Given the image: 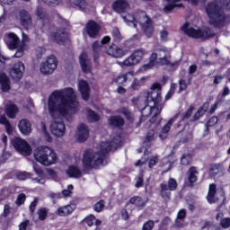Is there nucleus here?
Here are the masks:
<instances>
[{
    "label": "nucleus",
    "instance_id": "ea45409f",
    "mask_svg": "<svg viewBox=\"0 0 230 230\" xmlns=\"http://www.w3.org/2000/svg\"><path fill=\"white\" fill-rule=\"evenodd\" d=\"M102 45L100 41H95L93 44V58L96 60L98 58V54L102 51Z\"/></svg>",
    "mask_w": 230,
    "mask_h": 230
},
{
    "label": "nucleus",
    "instance_id": "864d4df0",
    "mask_svg": "<svg viewBox=\"0 0 230 230\" xmlns=\"http://www.w3.org/2000/svg\"><path fill=\"white\" fill-rule=\"evenodd\" d=\"M193 111H195V106H190L188 111H186L182 115V121H184V119H190V118H191V114H193Z\"/></svg>",
    "mask_w": 230,
    "mask_h": 230
},
{
    "label": "nucleus",
    "instance_id": "4468645a",
    "mask_svg": "<svg viewBox=\"0 0 230 230\" xmlns=\"http://www.w3.org/2000/svg\"><path fill=\"white\" fill-rule=\"evenodd\" d=\"M107 55L109 57H112V58H123L125 55H127V50L119 47L116 44H111L106 50Z\"/></svg>",
    "mask_w": 230,
    "mask_h": 230
},
{
    "label": "nucleus",
    "instance_id": "a211bd4d",
    "mask_svg": "<svg viewBox=\"0 0 230 230\" xmlns=\"http://www.w3.org/2000/svg\"><path fill=\"white\" fill-rule=\"evenodd\" d=\"M86 33L91 39H96L100 35V25L94 21H89L86 24Z\"/></svg>",
    "mask_w": 230,
    "mask_h": 230
},
{
    "label": "nucleus",
    "instance_id": "09e8293b",
    "mask_svg": "<svg viewBox=\"0 0 230 230\" xmlns=\"http://www.w3.org/2000/svg\"><path fill=\"white\" fill-rule=\"evenodd\" d=\"M154 130H150L146 137V139L144 141V145H146V146H150V143H152V141H155V137H154Z\"/></svg>",
    "mask_w": 230,
    "mask_h": 230
},
{
    "label": "nucleus",
    "instance_id": "2eb2a0df",
    "mask_svg": "<svg viewBox=\"0 0 230 230\" xmlns=\"http://www.w3.org/2000/svg\"><path fill=\"white\" fill-rule=\"evenodd\" d=\"M24 63L18 62L14 64L13 67L12 68L10 72V75L13 80H21L22 78V75H24Z\"/></svg>",
    "mask_w": 230,
    "mask_h": 230
},
{
    "label": "nucleus",
    "instance_id": "9d476101",
    "mask_svg": "<svg viewBox=\"0 0 230 230\" xmlns=\"http://www.w3.org/2000/svg\"><path fill=\"white\" fill-rule=\"evenodd\" d=\"M12 145L16 152H19L22 155L28 156L31 155V146L26 140L21 137H14L12 140Z\"/></svg>",
    "mask_w": 230,
    "mask_h": 230
},
{
    "label": "nucleus",
    "instance_id": "412c9836",
    "mask_svg": "<svg viewBox=\"0 0 230 230\" xmlns=\"http://www.w3.org/2000/svg\"><path fill=\"white\" fill-rule=\"evenodd\" d=\"M50 37L52 40H55V42L60 44V42H64V40L67 39V32L66 31V29L62 28L57 30V31H51Z\"/></svg>",
    "mask_w": 230,
    "mask_h": 230
},
{
    "label": "nucleus",
    "instance_id": "f03ea898",
    "mask_svg": "<svg viewBox=\"0 0 230 230\" xmlns=\"http://www.w3.org/2000/svg\"><path fill=\"white\" fill-rule=\"evenodd\" d=\"M118 146H119V140L115 138L111 143L102 142L99 146L100 152H94L91 149L84 151L83 157L84 168H98V166L105 164V154H108L113 148H118Z\"/></svg>",
    "mask_w": 230,
    "mask_h": 230
},
{
    "label": "nucleus",
    "instance_id": "bf43d9fd",
    "mask_svg": "<svg viewBox=\"0 0 230 230\" xmlns=\"http://www.w3.org/2000/svg\"><path fill=\"white\" fill-rule=\"evenodd\" d=\"M156 52L158 53V57H160V58H163V57H166V55L170 53V49L166 47H163L156 49Z\"/></svg>",
    "mask_w": 230,
    "mask_h": 230
},
{
    "label": "nucleus",
    "instance_id": "f3484780",
    "mask_svg": "<svg viewBox=\"0 0 230 230\" xmlns=\"http://www.w3.org/2000/svg\"><path fill=\"white\" fill-rule=\"evenodd\" d=\"M76 139L79 143H84L89 139V128L82 123L77 127Z\"/></svg>",
    "mask_w": 230,
    "mask_h": 230
},
{
    "label": "nucleus",
    "instance_id": "1a4fd4ad",
    "mask_svg": "<svg viewBox=\"0 0 230 230\" xmlns=\"http://www.w3.org/2000/svg\"><path fill=\"white\" fill-rule=\"evenodd\" d=\"M177 180L170 178L167 183L160 184V196L164 200V202H170L172 199V191L177 190Z\"/></svg>",
    "mask_w": 230,
    "mask_h": 230
},
{
    "label": "nucleus",
    "instance_id": "de8ad7c7",
    "mask_svg": "<svg viewBox=\"0 0 230 230\" xmlns=\"http://www.w3.org/2000/svg\"><path fill=\"white\" fill-rule=\"evenodd\" d=\"M37 215H38V218L39 220H40L41 222H43V220H45L46 218H48V209L42 208H40L37 211Z\"/></svg>",
    "mask_w": 230,
    "mask_h": 230
},
{
    "label": "nucleus",
    "instance_id": "79ce46f5",
    "mask_svg": "<svg viewBox=\"0 0 230 230\" xmlns=\"http://www.w3.org/2000/svg\"><path fill=\"white\" fill-rule=\"evenodd\" d=\"M39 128L41 130V132L44 134L46 141H48L49 143H51L53 139L51 138V136L49 135V133H48V129L46 128V124L44 122H40Z\"/></svg>",
    "mask_w": 230,
    "mask_h": 230
},
{
    "label": "nucleus",
    "instance_id": "6e6552de",
    "mask_svg": "<svg viewBox=\"0 0 230 230\" xmlns=\"http://www.w3.org/2000/svg\"><path fill=\"white\" fill-rule=\"evenodd\" d=\"M146 54V52L143 49H136L124 61H119L117 64L122 68L134 67V66H137L143 60Z\"/></svg>",
    "mask_w": 230,
    "mask_h": 230
},
{
    "label": "nucleus",
    "instance_id": "37998d69",
    "mask_svg": "<svg viewBox=\"0 0 230 230\" xmlns=\"http://www.w3.org/2000/svg\"><path fill=\"white\" fill-rule=\"evenodd\" d=\"M74 6H77L80 10H85L87 8V2L85 0H70Z\"/></svg>",
    "mask_w": 230,
    "mask_h": 230
},
{
    "label": "nucleus",
    "instance_id": "f704fd0d",
    "mask_svg": "<svg viewBox=\"0 0 230 230\" xmlns=\"http://www.w3.org/2000/svg\"><path fill=\"white\" fill-rule=\"evenodd\" d=\"M221 172H224V166L220 164H210L209 174L211 177H216Z\"/></svg>",
    "mask_w": 230,
    "mask_h": 230
},
{
    "label": "nucleus",
    "instance_id": "8fccbe9b",
    "mask_svg": "<svg viewBox=\"0 0 230 230\" xmlns=\"http://www.w3.org/2000/svg\"><path fill=\"white\" fill-rule=\"evenodd\" d=\"M87 116L90 121H100V116L93 111V110L87 111Z\"/></svg>",
    "mask_w": 230,
    "mask_h": 230
},
{
    "label": "nucleus",
    "instance_id": "a18cd8bd",
    "mask_svg": "<svg viewBox=\"0 0 230 230\" xmlns=\"http://www.w3.org/2000/svg\"><path fill=\"white\" fill-rule=\"evenodd\" d=\"M217 123H218V117L214 116L211 117L208 122L206 123L205 127H206V132H209V127H215V125H217Z\"/></svg>",
    "mask_w": 230,
    "mask_h": 230
},
{
    "label": "nucleus",
    "instance_id": "c85d7f7f",
    "mask_svg": "<svg viewBox=\"0 0 230 230\" xmlns=\"http://www.w3.org/2000/svg\"><path fill=\"white\" fill-rule=\"evenodd\" d=\"M73 211H75V205H66L58 208L57 210V215H58V217H67L68 215H71Z\"/></svg>",
    "mask_w": 230,
    "mask_h": 230
},
{
    "label": "nucleus",
    "instance_id": "774afa93",
    "mask_svg": "<svg viewBox=\"0 0 230 230\" xmlns=\"http://www.w3.org/2000/svg\"><path fill=\"white\" fill-rule=\"evenodd\" d=\"M94 220H96V217L94 216H90L84 219V222L89 227H91L94 224Z\"/></svg>",
    "mask_w": 230,
    "mask_h": 230
},
{
    "label": "nucleus",
    "instance_id": "0e129e2a",
    "mask_svg": "<svg viewBox=\"0 0 230 230\" xmlns=\"http://www.w3.org/2000/svg\"><path fill=\"white\" fill-rule=\"evenodd\" d=\"M112 37H114L117 42H119V40H121V33H119V30L118 28H113Z\"/></svg>",
    "mask_w": 230,
    "mask_h": 230
},
{
    "label": "nucleus",
    "instance_id": "72a5a7b5",
    "mask_svg": "<svg viewBox=\"0 0 230 230\" xmlns=\"http://www.w3.org/2000/svg\"><path fill=\"white\" fill-rule=\"evenodd\" d=\"M5 112L8 118L13 119L15 118V114L19 112V108H17V106L13 103H9L6 106Z\"/></svg>",
    "mask_w": 230,
    "mask_h": 230
},
{
    "label": "nucleus",
    "instance_id": "39448f33",
    "mask_svg": "<svg viewBox=\"0 0 230 230\" xmlns=\"http://www.w3.org/2000/svg\"><path fill=\"white\" fill-rule=\"evenodd\" d=\"M34 159L43 166H51L57 163V153L49 146L37 147L33 153Z\"/></svg>",
    "mask_w": 230,
    "mask_h": 230
},
{
    "label": "nucleus",
    "instance_id": "cd10ccee",
    "mask_svg": "<svg viewBox=\"0 0 230 230\" xmlns=\"http://www.w3.org/2000/svg\"><path fill=\"white\" fill-rule=\"evenodd\" d=\"M112 8L114 12L123 13V12L128 8V3L125 0H119L113 4Z\"/></svg>",
    "mask_w": 230,
    "mask_h": 230
},
{
    "label": "nucleus",
    "instance_id": "5fc2aeb1",
    "mask_svg": "<svg viewBox=\"0 0 230 230\" xmlns=\"http://www.w3.org/2000/svg\"><path fill=\"white\" fill-rule=\"evenodd\" d=\"M191 163V155L188 154V155H183L181 158V164L183 166H188V164H190Z\"/></svg>",
    "mask_w": 230,
    "mask_h": 230
},
{
    "label": "nucleus",
    "instance_id": "c03bdc74",
    "mask_svg": "<svg viewBox=\"0 0 230 230\" xmlns=\"http://www.w3.org/2000/svg\"><path fill=\"white\" fill-rule=\"evenodd\" d=\"M26 49H28V46L26 44L21 45L13 56L14 58H21L24 57V51H26Z\"/></svg>",
    "mask_w": 230,
    "mask_h": 230
},
{
    "label": "nucleus",
    "instance_id": "4d7b16f0",
    "mask_svg": "<svg viewBox=\"0 0 230 230\" xmlns=\"http://www.w3.org/2000/svg\"><path fill=\"white\" fill-rule=\"evenodd\" d=\"M16 177L20 181H26V179H30L31 177V173L27 172H20L16 174Z\"/></svg>",
    "mask_w": 230,
    "mask_h": 230
},
{
    "label": "nucleus",
    "instance_id": "13d9d810",
    "mask_svg": "<svg viewBox=\"0 0 230 230\" xmlns=\"http://www.w3.org/2000/svg\"><path fill=\"white\" fill-rule=\"evenodd\" d=\"M24 202H26V194H24V193L19 194L15 200L16 206H22V204H24Z\"/></svg>",
    "mask_w": 230,
    "mask_h": 230
},
{
    "label": "nucleus",
    "instance_id": "20e7f679",
    "mask_svg": "<svg viewBox=\"0 0 230 230\" xmlns=\"http://www.w3.org/2000/svg\"><path fill=\"white\" fill-rule=\"evenodd\" d=\"M208 22L215 28H224L227 24V15L218 2H210L206 6Z\"/></svg>",
    "mask_w": 230,
    "mask_h": 230
},
{
    "label": "nucleus",
    "instance_id": "dca6fc26",
    "mask_svg": "<svg viewBox=\"0 0 230 230\" xmlns=\"http://www.w3.org/2000/svg\"><path fill=\"white\" fill-rule=\"evenodd\" d=\"M20 22L25 30H31L33 28V22H31V16L28 11L20 12Z\"/></svg>",
    "mask_w": 230,
    "mask_h": 230
},
{
    "label": "nucleus",
    "instance_id": "0eeeda50",
    "mask_svg": "<svg viewBox=\"0 0 230 230\" xmlns=\"http://www.w3.org/2000/svg\"><path fill=\"white\" fill-rule=\"evenodd\" d=\"M182 31L188 35V37H191L192 39H201V40H208V39H211V37H215V32L211 31V29H205L204 31L200 29H195L190 26V23H185L181 27Z\"/></svg>",
    "mask_w": 230,
    "mask_h": 230
},
{
    "label": "nucleus",
    "instance_id": "f257e3e1",
    "mask_svg": "<svg viewBox=\"0 0 230 230\" xmlns=\"http://www.w3.org/2000/svg\"><path fill=\"white\" fill-rule=\"evenodd\" d=\"M77 107L76 93L71 87L54 91L48 102V109L52 118H55L58 114L61 116L75 114Z\"/></svg>",
    "mask_w": 230,
    "mask_h": 230
},
{
    "label": "nucleus",
    "instance_id": "6e6d98bb",
    "mask_svg": "<svg viewBox=\"0 0 230 230\" xmlns=\"http://www.w3.org/2000/svg\"><path fill=\"white\" fill-rule=\"evenodd\" d=\"M118 112L124 114L128 119H132V111L128 108H120Z\"/></svg>",
    "mask_w": 230,
    "mask_h": 230
},
{
    "label": "nucleus",
    "instance_id": "2f4dec72",
    "mask_svg": "<svg viewBox=\"0 0 230 230\" xmlns=\"http://www.w3.org/2000/svg\"><path fill=\"white\" fill-rule=\"evenodd\" d=\"M215 195H217V185L215 183H212L209 185L208 193L207 196L209 204H215V202H217Z\"/></svg>",
    "mask_w": 230,
    "mask_h": 230
},
{
    "label": "nucleus",
    "instance_id": "7ed1b4c3",
    "mask_svg": "<svg viewBox=\"0 0 230 230\" xmlns=\"http://www.w3.org/2000/svg\"><path fill=\"white\" fill-rule=\"evenodd\" d=\"M122 19H124L125 22H128L129 26H133V28H137L138 23L146 37L150 38L154 35V24L152 23V20L148 18V15H146V13L144 11L137 12L135 16L130 13L122 15Z\"/></svg>",
    "mask_w": 230,
    "mask_h": 230
},
{
    "label": "nucleus",
    "instance_id": "7c9ffc66",
    "mask_svg": "<svg viewBox=\"0 0 230 230\" xmlns=\"http://www.w3.org/2000/svg\"><path fill=\"white\" fill-rule=\"evenodd\" d=\"M177 118H179V114H176L173 116V118H172L162 128L161 130V134H160V137L161 139H165L166 137H163V134H168V132H170V128H172V125H173V123L175 122V119H177Z\"/></svg>",
    "mask_w": 230,
    "mask_h": 230
},
{
    "label": "nucleus",
    "instance_id": "393cba45",
    "mask_svg": "<svg viewBox=\"0 0 230 230\" xmlns=\"http://www.w3.org/2000/svg\"><path fill=\"white\" fill-rule=\"evenodd\" d=\"M79 91L82 94L83 100L87 102V100H89V93L91 90L89 89V84L86 81L81 80L79 82Z\"/></svg>",
    "mask_w": 230,
    "mask_h": 230
},
{
    "label": "nucleus",
    "instance_id": "c756f323",
    "mask_svg": "<svg viewBox=\"0 0 230 230\" xmlns=\"http://www.w3.org/2000/svg\"><path fill=\"white\" fill-rule=\"evenodd\" d=\"M147 200H143V198L139 196H135L129 199V204H133V206H136L138 209H143L145 206H146Z\"/></svg>",
    "mask_w": 230,
    "mask_h": 230
},
{
    "label": "nucleus",
    "instance_id": "e2e57ef3",
    "mask_svg": "<svg viewBox=\"0 0 230 230\" xmlns=\"http://www.w3.org/2000/svg\"><path fill=\"white\" fill-rule=\"evenodd\" d=\"M154 226H155L154 221L149 220L143 225L142 230H152V229H154Z\"/></svg>",
    "mask_w": 230,
    "mask_h": 230
},
{
    "label": "nucleus",
    "instance_id": "9b49d317",
    "mask_svg": "<svg viewBox=\"0 0 230 230\" xmlns=\"http://www.w3.org/2000/svg\"><path fill=\"white\" fill-rule=\"evenodd\" d=\"M58 61L55 56L49 57L44 62L40 65V72L42 75H53L57 69Z\"/></svg>",
    "mask_w": 230,
    "mask_h": 230
},
{
    "label": "nucleus",
    "instance_id": "58836bf2",
    "mask_svg": "<svg viewBox=\"0 0 230 230\" xmlns=\"http://www.w3.org/2000/svg\"><path fill=\"white\" fill-rule=\"evenodd\" d=\"M184 218H186V209L182 208L178 212L177 218L175 220V226L183 227L184 225L181 221Z\"/></svg>",
    "mask_w": 230,
    "mask_h": 230
},
{
    "label": "nucleus",
    "instance_id": "4c0bfd02",
    "mask_svg": "<svg viewBox=\"0 0 230 230\" xmlns=\"http://www.w3.org/2000/svg\"><path fill=\"white\" fill-rule=\"evenodd\" d=\"M197 175H199V171H197V168L190 167L188 172V180L190 184H193V182H197Z\"/></svg>",
    "mask_w": 230,
    "mask_h": 230
},
{
    "label": "nucleus",
    "instance_id": "338daca9",
    "mask_svg": "<svg viewBox=\"0 0 230 230\" xmlns=\"http://www.w3.org/2000/svg\"><path fill=\"white\" fill-rule=\"evenodd\" d=\"M220 226L221 227H223V229H228V227H230V218L226 217L223 220H221Z\"/></svg>",
    "mask_w": 230,
    "mask_h": 230
},
{
    "label": "nucleus",
    "instance_id": "4be33fe9",
    "mask_svg": "<svg viewBox=\"0 0 230 230\" xmlns=\"http://www.w3.org/2000/svg\"><path fill=\"white\" fill-rule=\"evenodd\" d=\"M158 64H160V66H170V67H175L181 64V61H172V53L169 52L164 57L158 58Z\"/></svg>",
    "mask_w": 230,
    "mask_h": 230
},
{
    "label": "nucleus",
    "instance_id": "6ab92c4d",
    "mask_svg": "<svg viewBox=\"0 0 230 230\" xmlns=\"http://www.w3.org/2000/svg\"><path fill=\"white\" fill-rule=\"evenodd\" d=\"M148 80V77L142 76L141 78L137 79V77H134V72H133V78L130 81L131 84L128 87L129 91H139L143 85L146 84V81Z\"/></svg>",
    "mask_w": 230,
    "mask_h": 230
},
{
    "label": "nucleus",
    "instance_id": "aec40b11",
    "mask_svg": "<svg viewBox=\"0 0 230 230\" xmlns=\"http://www.w3.org/2000/svg\"><path fill=\"white\" fill-rule=\"evenodd\" d=\"M4 40L9 48V49H17L19 46V37L13 32L5 34Z\"/></svg>",
    "mask_w": 230,
    "mask_h": 230
},
{
    "label": "nucleus",
    "instance_id": "ddd939ff",
    "mask_svg": "<svg viewBox=\"0 0 230 230\" xmlns=\"http://www.w3.org/2000/svg\"><path fill=\"white\" fill-rule=\"evenodd\" d=\"M50 132L55 137H64L66 124L61 119L53 121L50 124Z\"/></svg>",
    "mask_w": 230,
    "mask_h": 230
},
{
    "label": "nucleus",
    "instance_id": "052dcab7",
    "mask_svg": "<svg viewBox=\"0 0 230 230\" xmlns=\"http://www.w3.org/2000/svg\"><path fill=\"white\" fill-rule=\"evenodd\" d=\"M32 167L37 175H42L44 173V171H42V168L37 163L32 162Z\"/></svg>",
    "mask_w": 230,
    "mask_h": 230
},
{
    "label": "nucleus",
    "instance_id": "423d86ee",
    "mask_svg": "<svg viewBox=\"0 0 230 230\" xmlns=\"http://www.w3.org/2000/svg\"><path fill=\"white\" fill-rule=\"evenodd\" d=\"M162 89L163 86L161 84L155 83L152 84L150 92L143 93L138 97L132 99V103H134V105H136L140 111L141 109L146 107V105H148L152 100H155V98L159 96V91H162Z\"/></svg>",
    "mask_w": 230,
    "mask_h": 230
},
{
    "label": "nucleus",
    "instance_id": "bb28decb",
    "mask_svg": "<svg viewBox=\"0 0 230 230\" xmlns=\"http://www.w3.org/2000/svg\"><path fill=\"white\" fill-rule=\"evenodd\" d=\"M36 15L39 17V19L43 26H45V27L49 26V16H48V13H46V12H44L42 7L37 8Z\"/></svg>",
    "mask_w": 230,
    "mask_h": 230
},
{
    "label": "nucleus",
    "instance_id": "5701e85b",
    "mask_svg": "<svg viewBox=\"0 0 230 230\" xmlns=\"http://www.w3.org/2000/svg\"><path fill=\"white\" fill-rule=\"evenodd\" d=\"M18 128L20 132H22L23 136H28V134L31 133V124L26 119L20 120L18 124Z\"/></svg>",
    "mask_w": 230,
    "mask_h": 230
},
{
    "label": "nucleus",
    "instance_id": "49530a36",
    "mask_svg": "<svg viewBox=\"0 0 230 230\" xmlns=\"http://www.w3.org/2000/svg\"><path fill=\"white\" fill-rule=\"evenodd\" d=\"M208 110H204L202 107L199 108L197 112L193 115L191 121H199L202 116L206 114Z\"/></svg>",
    "mask_w": 230,
    "mask_h": 230
},
{
    "label": "nucleus",
    "instance_id": "f8f14e48",
    "mask_svg": "<svg viewBox=\"0 0 230 230\" xmlns=\"http://www.w3.org/2000/svg\"><path fill=\"white\" fill-rule=\"evenodd\" d=\"M158 91V95L155 99H152L151 102H154V106H151V116L152 117V122L155 121V118L161 114V111H163V108L164 107V102H161V90Z\"/></svg>",
    "mask_w": 230,
    "mask_h": 230
},
{
    "label": "nucleus",
    "instance_id": "c9c22d12",
    "mask_svg": "<svg viewBox=\"0 0 230 230\" xmlns=\"http://www.w3.org/2000/svg\"><path fill=\"white\" fill-rule=\"evenodd\" d=\"M109 121L110 125L112 127H123V125H125V120L120 116H113Z\"/></svg>",
    "mask_w": 230,
    "mask_h": 230
},
{
    "label": "nucleus",
    "instance_id": "680f3d73",
    "mask_svg": "<svg viewBox=\"0 0 230 230\" xmlns=\"http://www.w3.org/2000/svg\"><path fill=\"white\" fill-rule=\"evenodd\" d=\"M157 163H159V156L158 155L152 156L149 160L148 167L154 168V166H155Z\"/></svg>",
    "mask_w": 230,
    "mask_h": 230
},
{
    "label": "nucleus",
    "instance_id": "e433bc0d",
    "mask_svg": "<svg viewBox=\"0 0 230 230\" xmlns=\"http://www.w3.org/2000/svg\"><path fill=\"white\" fill-rule=\"evenodd\" d=\"M66 173L70 177H74L75 179H78L79 177H82V172H80V169L75 166H70L66 170Z\"/></svg>",
    "mask_w": 230,
    "mask_h": 230
},
{
    "label": "nucleus",
    "instance_id": "603ef678",
    "mask_svg": "<svg viewBox=\"0 0 230 230\" xmlns=\"http://www.w3.org/2000/svg\"><path fill=\"white\" fill-rule=\"evenodd\" d=\"M105 208V201L103 199H101L98 201L94 206L93 209L97 213H101V211H103V208Z\"/></svg>",
    "mask_w": 230,
    "mask_h": 230
},
{
    "label": "nucleus",
    "instance_id": "3c124183",
    "mask_svg": "<svg viewBox=\"0 0 230 230\" xmlns=\"http://www.w3.org/2000/svg\"><path fill=\"white\" fill-rule=\"evenodd\" d=\"M140 111L143 118H148L149 116H152V107L148 106V104L140 109Z\"/></svg>",
    "mask_w": 230,
    "mask_h": 230
},
{
    "label": "nucleus",
    "instance_id": "b1692460",
    "mask_svg": "<svg viewBox=\"0 0 230 230\" xmlns=\"http://www.w3.org/2000/svg\"><path fill=\"white\" fill-rule=\"evenodd\" d=\"M132 78H134V72L129 71L119 75L115 79V82L116 84H118V85H124L125 84H127V82H130Z\"/></svg>",
    "mask_w": 230,
    "mask_h": 230
},
{
    "label": "nucleus",
    "instance_id": "69168bd1",
    "mask_svg": "<svg viewBox=\"0 0 230 230\" xmlns=\"http://www.w3.org/2000/svg\"><path fill=\"white\" fill-rule=\"evenodd\" d=\"M179 85H180V93H182V91H186V89H188V83H186V80L184 79H181L179 81Z\"/></svg>",
    "mask_w": 230,
    "mask_h": 230
},
{
    "label": "nucleus",
    "instance_id": "473e14b6",
    "mask_svg": "<svg viewBox=\"0 0 230 230\" xmlns=\"http://www.w3.org/2000/svg\"><path fill=\"white\" fill-rule=\"evenodd\" d=\"M0 85L3 93H8L10 91V80L4 74H0Z\"/></svg>",
    "mask_w": 230,
    "mask_h": 230
},
{
    "label": "nucleus",
    "instance_id": "a19ab883",
    "mask_svg": "<svg viewBox=\"0 0 230 230\" xmlns=\"http://www.w3.org/2000/svg\"><path fill=\"white\" fill-rule=\"evenodd\" d=\"M167 3H169V4L165 5L164 7V12L165 13H170V12H172V10H173V8H175L177 6V4H175V3H178V1L181 0H166Z\"/></svg>",
    "mask_w": 230,
    "mask_h": 230
},
{
    "label": "nucleus",
    "instance_id": "a878e982",
    "mask_svg": "<svg viewBox=\"0 0 230 230\" xmlns=\"http://www.w3.org/2000/svg\"><path fill=\"white\" fill-rule=\"evenodd\" d=\"M79 62L81 64L82 70L84 73H89L91 71V61L87 58L86 53H82L79 58Z\"/></svg>",
    "mask_w": 230,
    "mask_h": 230
}]
</instances>
